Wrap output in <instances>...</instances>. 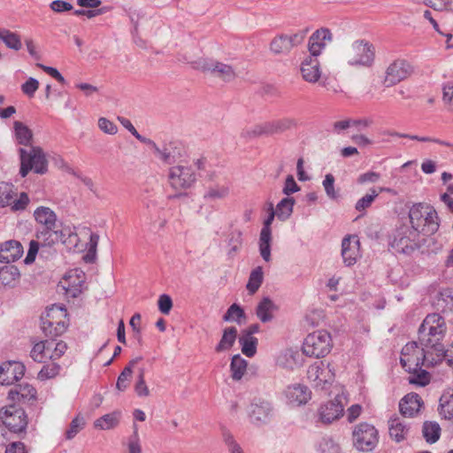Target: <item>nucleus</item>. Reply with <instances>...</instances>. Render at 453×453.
Returning <instances> with one entry per match:
<instances>
[{"label": "nucleus", "mask_w": 453, "mask_h": 453, "mask_svg": "<svg viewBox=\"0 0 453 453\" xmlns=\"http://www.w3.org/2000/svg\"><path fill=\"white\" fill-rule=\"evenodd\" d=\"M409 218L411 228L423 235L435 234L440 226V219L435 209L430 204L418 203L413 204L409 211Z\"/></svg>", "instance_id": "obj_1"}, {"label": "nucleus", "mask_w": 453, "mask_h": 453, "mask_svg": "<svg viewBox=\"0 0 453 453\" xmlns=\"http://www.w3.org/2000/svg\"><path fill=\"white\" fill-rule=\"evenodd\" d=\"M446 332V327L437 326H419L418 339L420 343L426 349H431L434 351L435 357H431V365H435L441 362L447 356L441 340L443 339Z\"/></svg>", "instance_id": "obj_2"}, {"label": "nucleus", "mask_w": 453, "mask_h": 453, "mask_svg": "<svg viewBox=\"0 0 453 453\" xmlns=\"http://www.w3.org/2000/svg\"><path fill=\"white\" fill-rule=\"evenodd\" d=\"M0 420L3 423V426H0V434L6 433V436L8 434L6 428L13 434H26L28 424L27 416L25 411L16 404L3 407L0 410Z\"/></svg>", "instance_id": "obj_3"}, {"label": "nucleus", "mask_w": 453, "mask_h": 453, "mask_svg": "<svg viewBox=\"0 0 453 453\" xmlns=\"http://www.w3.org/2000/svg\"><path fill=\"white\" fill-rule=\"evenodd\" d=\"M66 317V310L58 305H52L41 318V327L46 337L55 340L66 330V324L63 320Z\"/></svg>", "instance_id": "obj_4"}, {"label": "nucleus", "mask_w": 453, "mask_h": 453, "mask_svg": "<svg viewBox=\"0 0 453 453\" xmlns=\"http://www.w3.org/2000/svg\"><path fill=\"white\" fill-rule=\"evenodd\" d=\"M424 244L418 232L411 226H403L396 229L393 240L390 242L391 248L402 254H411Z\"/></svg>", "instance_id": "obj_5"}, {"label": "nucleus", "mask_w": 453, "mask_h": 453, "mask_svg": "<svg viewBox=\"0 0 453 453\" xmlns=\"http://www.w3.org/2000/svg\"><path fill=\"white\" fill-rule=\"evenodd\" d=\"M332 347L331 334L326 330H318L306 336L302 349L304 355L320 358L327 355Z\"/></svg>", "instance_id": "obj_6"}, {"label": "nucleus", "mask_w": 453, "mask_h": 453, "mask_svg": "<svg viewBox=\"0 0 453 453\" xmlns=\"http://www.w3.org/2000/svg\"><path fill=\"white\" fill-rule=\"evenodd\" d=\"M167 177L170 187L179 192L192 188L197 180L194 167L188 164L171 166Z\"/></svg>", "instance_id": "obj_7"}, {"label": "nucleus", "mask_w": 453, "mask_h": 453, "mask_svg": "<svg viewBox=\"0 0 453 453\" xmlns=\"http://www.w3.org/2000/svg\"><path fill=\"white\" fill-rule=\"evenodd\" d=\"M379 442L378 430L368 423L356 425L352 430L353 447L361 452L372 451Z\"/></svg>", "instance_id": "obj_8"}, {"label": "nucleus", "mask_w": 453, "mask_h": 453, "mask_svg": "<svg viewBox=\"0 0 453 453\" xmlns=\"http://www.w3.org/2000/svg\"><path fill=\"white\" fill-rule=\"evenodd\" d=\"M19 174L22 177H26L31 170H34L35 173L39 174H43L47 172L48 161L41 148L32 147L29 152L25 149H19Z\"/></svg>", "instance_id": "obj_9"}, {"label": "nucleus", "mask_w": 453, "mask_h": 453, "mask_svg": "<svg viewBox=\"0 0 453 453\" xmlns=\"http://www.w3.org/2000/svg\"><path fill=\"white\" fill-rule=\"evenodd\" d=\"M374 58V46L365 40L355 41L348 52V64L353 66L370 67Z\"/></svg>", "instance_id": "obj_10"}, {"label": "nucleus", "mask_w": 453, "mask_h": 453, "mask_svg": "<svg viewBox=\"0 0 453 453\" xmlns=\"http://www.w3.org/2000/svg\"><path fill=\"white\" fill-rule=\"evenodd\" d=\"M194 69L203 73H210L213 76L229 82L235 79L236 74L233 67L212 58H199L191 63Z\"/></svg>", "instance_id": "obj_11"}, {"label": "nucleus", "mask_w": 453, "mask_h": 453, "mask_svg": "<svg viewBox=\"0 0 453 453\" xmlns=\"http://www.w3.org/2000/svg\"><path fill=\"white\" fill-rule=\"evenodd\" d=\"M347 403L346 395L342 393L325 403H322L318 409L319 421L325 425H329L342 417L344 407Z\"/></svg>", "instance_id": "obj_12"}, {"label": "nucleus", "mask_w": 453, "mask_h": 453, "mask_svg": "<svg viewBox=\"0 0 453 453\" xmlns=\"http://www.w3.org/2000/svg\"><path fill=\"white\" fill-rule=\"evenodd\" d=\"M308 32L309 28H305L292 35H277L270 43V50L275 55H288L293 48L303 42Z\"/></svg>", "instance_id": "obj_13"}, {"label": "nucleus", "mask_w": 453, "mask_h": 453, "mask_svg": "<svg viewBox=\"0 0 453 453\" xmlns=\"http://www.w3.org/2000/svg\"><path fill=\"white\" fill-rule=\"evenodd\" d=\"M273 414V407L270 401L262 397H255L249 407V418L254 425L267 423Z\"/></svg>", "instance_id": "obj_14"}, {"label": "nucleus", "mask_w": 453, "mask_h": 453, "mask_svg": "<svg viewBox=\"0 0 453 453\" xmlns=\"http://www.w3.org/2000/svg\"><path fill=\"white\" fill-rule=\"evenodd\" d=\"M307 377L315 388L324 389L334 380V374L329 368V365H325L322 361H319L309 366Z\"/></svg>", "instance_id": "obj_15"}, {"label": "nucleus", "mask_w": 453, "mask_h": 453, "mask_svg": "<svg viewBox=\"0 0 453 453\" xmlns=\"http://www.w3.org/2000/svg\"><path fill=\"white\" fill-rule=\"evenodd\" d=\"M411 73L412 67L408 61L396 59L387 68L383 83L386 87H391L408 78Z\"/></svg>", "instance_id": "obj_16"}, {"label": "nucleus", "mask_w": 453, "mask_h": 453, "mask_svg": "<svg viewBox=\"0 0 453 453\" xmlns=\"http://www.w3.org/2000/svg\"><path fill=\"white\" fill-rule=\"evenodd\" d=\"M333 41V34L327 27H320L314 31L308 40V50L311 57L318 58L326 45Z\"/></svg>", "instance_id": "obj_17"}, {"label": "nucleus", "mask_w": 453, "mask_h": 453, "mask_svg": "<svg viewBox=\"0 0 453 453\" xmlns=\"http://www.w3.org/2000/svg\"><path fill=\"white\" fill-rule=\"evenodd\" d=\"M25 365L19 362H6L0 365V385H12L25 374Z\"/></svg>", "instance_id": "obj_18"}, {"label": "nucleus", "mask_w": 453, "mask_h": 453, "mask_svg": "<svg viewBox=\"0 0 453 453\" xmlns=\"http://www.w3.org/2000/svg\"><path fill=\"white\" fill-rule=\"evenodd\" d=\"M409 350V345H406L402 350V357L400 358V364L402 367L408 372H412L414 367L418 365H424L426 362L428 365H431L430 356L433 355V352L429 350H425L423 348L420 353H413L411 355H406L405 351Z\"/></svg>", "instance_id": "obj_19"}, {"label": "nucleus", "mask_w": 453, "mask_h": 453, "mask_svg": "<svg viewBox=\"0 0 453 453\" xmlns=\"http://www.w3.org/2000/svg\"><path fill=\"white\" fill-rule=\"evenodd\" d=\"M36 389L28 383L15 385L10 389L8 398L13 402H21L23 403L36 400Z\"/></svg>", "instance_id": "obj_20"}, {"label": "nucleus", "mask_w": 453, "mask_h": 453, "mask_svg": "<svg viewBox=\"0 0 453 453\" xmlns=\"http://www.w3.org/2000/svg\"><path fill=\"white\" fill-rule=\"evenodd\" d=\"M359 254V241L356 236H347L342 242V257L347 266H351L357 262Z\"/></svg>", "instance_id": "obj_21"}, {"label": "nucleus", "mask_w": 453, "mask_h": 453, "mask_svg": "<svg viewBox=\"0 0 453 453\" xmlns=\"http://www.w3.org/2000/svg\"><path fill=\"white\" fill-rule=\"evenodd\" d=\"M23 247L19 242L11 240L0 245V262L11 264L21 257Z\"/></svg>", "instance_id": "obj_22"}, {"label": "nucleus", "mask_w": 453, "mask_h": 453, "mask_svg": "<svg viewBox=\"0 0 453 453\" xmlns=\"http://www.w3.org/2000/svg\"><path fill=\"white\" fill-rule=\"evenodd\" d=\"M311 392L308 387L302 384L288 386L286 389V397L289 403L294 405L305 404L311 399Z\"/></svg>", "instance_id": "obj_23"}, {"label": "nucleus", "mask_w": 453, "mask_h": 453, "mask_svg": "<svg viewBox=\"0 0 453 453\" xmlns=\"http://www.w3.org/2000/svg\"><path fill=\"white\" fill-rule=\"evenodd\" d=\"M301 73L303 80L310 83L317 82L320 76V65L317 58L308 56L301 64Z\"/></svg>", "instance_id": "obj_24"}, {"label": "nucleus", "mask_w": 453, "mask_h": 453, "mask_svg": "<svg viewBox=\"0 0 453 453\" xmlns=\"http://www.w3.org/2000/svg\"><path fill=\"white\" fill-rule=\"evenodd\" d=\"M35 236L41 243V256L47 257L49 255H51L52 248L58 242L55 228L37 230Z\"/></svg>", "instance_id": "obj_25"}, {"label": "nucleus", "mask_w": 453, "mask_h": 453, "mask_svg": "<svg viewBox=\"0 0 453 453\" xmlns=\"http://www.w3.org/2000/svg\"><path fill=\"white\" fill-rule=\"evenodd\" d=\"M164 163L172 165L181 157V149L177 142L165 143L155 154Z\"/></svg>", "instance_id": "obj_26"}, {"label": "nucleus", "mask_w": 453, "mask_h": 453, "mask_svg": "<svg viewBox=\"0 0 453 453\" xmlns=\"http://www.w3.org/2000/svg\"><path fill=\"white\" fill-rule=\"evenodd\" d=\"M422 405L420 396L416 393L406 395L399 403L400 412L404 417H413Z\"/></svg>", "instance_id": "obj_27"}, {"label": "nucleus", "mask_w": 453, "mask_h": 453, "mask_svg": "<svg viewBox=\"0 0 453 453\" xmlns=\"http://www.w3.org/2000/svg\"><path fill=\"white\" fill-rule=\"evenodd\" d=\"M34 217L37 223L43 226V229H54L57 226V215L49 207L40 206L35 212Z\"/></svg>", "instance_id": "obj_28"}, {"label": "nucleus", "mask_w": 453, "mask_h": 453, "mask_svg": "<svg viewBox=\"0 0 453 453\" xmlns=\"http://www.w3.org/2000/svg\"><path fill=\"white\" fill-rule=\"evenodd\" d=\"M388 430L391 439L396 442H401L406 439L409 433V426L401 418L395 416L388 420Z\"/></svg>", "instance_id": "obj_29"}, {"label": "nucleus", "mask_w": 453, "mask_h": 453, "mask_svg": "<svg viewBox=\"0 0 453 453\" xmlns=\"http://www.w3.org/2000/svg\"><path fill=\"white\" fill-rule=\"evenodd\" d=\"M433 305L437 311L445 312L453 309V291L450 288L443 289L435 296Z\"/></svg>", "instance_id": "obj_30"}, {"label": "nucleus", "mask_w": 453, "mask_h": 453, "mask_svg": "<svg viewBox=\"0 0 453 453\" xmlns=\"http://www.w3.org/2000/svg\"><path fill=\"white\" fill-rule=\"evenodd\" d=\"M276 310L275 303L269 297H264L257 306L256 314L261 322L266 323L273 319V312Z\"/></svg>", "instance_id": "obj_31"}, {"label": "nucleus", "mask_w": 453, "mask_h": 453, "mask_svg": "<svg viewBox=\"0 0 453 453\" xmlns=\"http://www.w3.org/2000/svg\"><path fill=\"white\" fill-rule=\"evenodd\" d=\"M19 271L13 265H7L0 268V288L13 287L19 278Z\"/></svg>", "instance_id": "obj_32"}, {"label": "nucleus", "mask_w": 453, "mask_h": 453, "mask_svg": "<svg viewBox=\"0 0 453 453\" xmlns=\"http://www.w3.org/2000/svg\"><path fill=\"white\" fill-rule=\"evenodd\" d=\"M55 233L58 234V242H61L68 247H77L79 236L74 227L69 226H63L61 229H55Z\"/></svg>", "instance_id": "obj_33"}, {"label": "nucleus", "mask_w": 453, "mask_h": 453, "mask_svg": "<svg viewBox=\"0 0 453 453\" xmlns=\"http://www.w3.org/2000/svg\"><path fill=\"white\" fill-rule=\"evenodd\" d=\"M266 124L267 131H269V135H273L284 133L285 131L296 127V121L293 119L287 118L268 121L266 122Z\"/></svg>", "instance_id": "obj_34"}, {"label": "nucleus", "mask_w": 453, "mask_h": 453, "mask_svg": "<svg viewBox=\"0 0 453 453\" xmlns=\"http://www.w3.org/2000/svg\"><path fill=\"white\" fill-rule=\"evenodd\" d=\"M237 338V329L234 326H229L224 329L222 337L215 348L217 352L230 349Z\"/></svg>", "instance_id": "obj_35"}, {"label": "nucleus", "mask_w": 453, "mask_h": 453, "mask_svg": "<svg viewBox=\"0 0 453 453\" xmlns=\"http://www.w3.org/2000/svg\"><path fill=\"white\" fill-rule=\"evenodd\" d=\"M438 410L445 419H453V390L442 394Z\"/></svg>", "instance_id": "obj_36"}, {"label": "nucleus", "mask_w": 453, "mask_h": 453, "mask_svg": "<svg viewBox=\"0 0 453 453\" xmlns=\"http://www.w3.org/2000/svg\"><path fill=\"white\" fill-rule=\"evenodd\" d=\"M422 434L426 442L434 443L441 436L440 425L435 421H426L423 425Z\"/></svg>", "instance_id": "obj_37"}, {"label": "nucleus", "mask_w": 453, "mask_h": 453, "mask_svg": "<svg viewBox=\"0 0 453 453\" xmlns=\"http://www.w3.org/2000/svg\"><path fill=\"white\" fill-rule=\"evenodd\" d=\"M295 199L293 197H285L281 199L276 205V216L281 220H287L293 212Z\"/></svg>", "instance_id": "obj_38"}, {"label": "nucleus", "mask_w": 453, "mask_h": 453, "mask_svg": "<svg viewBox=\"0 0 453 453\" xmlns=\"http://www.w3.org/2000/svg\"><path fill=\"white\" fill-rule=\"evenodd\" d=\"M119 417L120 412L119 411L105 414L97 418L95 421L94 426L95 427L102 430H109L114 428L119 422Z\"/></svg>", "instance_id": "obj_39"}, {"label": "nucleus", "mask_w": 453, "mask_h": 453, "mask_svg": "<svg viewBox=\"0 0 453 453\" xmlns=\"http://www.w3.org/2000/svg\"><path fill=\"white\" fill-rule=\"evenodd\" d=\"M246 319V314L243 309L237 303L230 305L226 312L223 315V320L225 322H236L238 325H242Z\"/></svg>", "instance_id": "obj_40"}, {"label": "nucleus", "mask_w": 453, "mask_h": 453, "mask_svg": "<svg viewBox=\"0 0 453 453\" xmlns=\"http://www.w3.org/2000/svg\"><path fill=\"white\" fill-rule=\"evenodd\" d=\"M247 361L242 358L239 354L232 357L230 369L232 372V378L234 380H239L242 378L246 372Z\"/></svg>", "instance_id": "obj_41"}, {"label": "nucleus", "mask_w": 453, "mask_h": 453, "mask_svg": "<svg viewBox=\"0 0 453 453\" xmlns=\"http://www.w3.org/2000/svg\"><path fill=\"white\" fill-rule=\"evenodd\" d=\"M0 41L14 50H19L22 46L19 36L5 28H0Z\"/></svg>", "instance_id": "obj_42"}, {"label": "nucleus", "mask_w": 453, "mask_h": 453, "mask_svg": "<svg viewBox=\"0 0 453 453\" xmlns=\"http://www.w3.org/2000/svg\"><path fill=\"white\" fill-rule=\"evenodd\" d=\"M263 280L264 273L261 266H257L251 271L248 283L246 285V288L250 294L253 295L258 290L261 284L263 283Z\"/></svg>", "instance_id": "obj_43"}, {"label": "nucleus", "mask_w": 453, "mask_h": 453, "mask_svg": "<svg viewBox=\"0 0 453 453\" xmlns=\"http://www.w3.org/2000/svg\"><path fill=\"white\" fill-rule=\"evenodd\" d=\"M423 365H418L414 367L412 372H410L411 375L409 377L408 380L410 384H414L421 387H425L430 382V374L426 370L422 369Z\"/></svg>", "instance_id": "obj_44"}, {"label": "nucleus", "mask_w": 453, "mask_h": 453, "mask_svg": "<svg viewBox=\"0 0 453 453\" xmlns=\"http://www.w3.org/2000/svg\"><path fill=\"white\" fill-rule=\"evenodd\" d=\"M239 343L242 347V352L246 357H252L256 355L258 343V340L256 337L241 335L239 337Z\"/></svg>", "instance_id": "obj_45"}, {"label": "nucleus", "mask_w": 453, "mask_h": 453, "mask_svg": "<svg viewBox=\"0 0 453 453\" xmlns=\"http://www.w3.org/2000/svg\"><path fill=\"white\" fill-rule=\"evenodd\" d=\"M14 131L19 144L27 145L32 140V131L22 122H14Z\"/></svg>", "instance_id": "obj_46"}, {"label": "nucleus", "mask_w": 453, "mask_h": 453, "mask_svg": "<svg viewBox=\"0 0 453 453\" xmlns=\"http://www.w3.org/2000/svg\"><path fill=\"white\" fill-rule=\"evenodd\" d=\"M319 453H341L340 445L330 437H323L318 446Z\"/></svg>", "instance_id": "obj_47"}, {"label": "nucleus", "mask_w": 453, "mask_h": 453, "mask_svg": "<svg viewBox=\"0 0 453 453\" xmlns=\"http://www.w3.org/2000/svg\"><path fill=\"white\" fill-rule=\"evenodd\" d=\"M60 370L61 366L57 363L45 365L38 372L37 378L40 380H46L55 378L57 375H58Z\"/></svg>", "instance_id": "obj_48"}, {"label": "nucleus", "mask_w": 453, "mask_h": 453, "mask_svg": "<svg viewBox=\"0 0 453 453\" xmlns=\"http://www.w3.org/2000/svg\"><path fill=\"white\" fill-rule=\"evenodd\" d=\"M13 186L7 182L0 183V207H5L12 203L14 196Z\"/></svg>", "instance_id": "obj_49"}, {"label": "nucleus", "mask_w": 453, "mask_h": 453, "mask_svg": "<svg viewBox=\"0 0 453 453\" xmlns=\"http://www.w3.org/2000/svg\"><path fill=\"white\" fill-rule=\"evenodd\" d=\"M242 244V232L240 230H234L230 234L228 245L230 246V250H228L227 255L230 257H234V255L240 250Z\"/></svg>", "instance_id": "obj_50"}, {"label": "nucleus", "mask_w": 453, "mask_h": 453, "mask_svg": "<svg viewBox=\"0 0 453 453\" xmlns=\"http://www.w3.org/2000/svg\"><path fill=\"white\" fill-rule=\"evenodd\" d=\"M379 196V192L375 188H370V193L366 194L363 197L357 200L355 205V209L357 211H363L369 208L375 198Z\"/></svg>", "instance_id": "obj_51"}, {"label": "nucleus", "mask_w": 453, "mask_h": 453, "mask_svg": "<svg viewBox=\"0 0 453 453\" xmlns=\"http://www.w3.org/2000/svg\"><path fill=\"white\" fill-rule=\"evenodd\" d=\"M271 239L272 235L260 234L259 252L265 262H269L271 260Z\"/></svg>", "instance_id": "obj_52"}, {"label": "nucleus", "mask_w": 453, "mask_h": 453, "mask_svg": "<svg viewBox=\"0 0 453 453\" xmlns=\"http://www.w3.org/2000/svg\"><path fill=\"white\" fill-rule=\"evenodd\" d=\"M229 193V189L226 186H216V187H210L206 193L204 194L203 197L205 199H221L226 197Z\"/></svg>", "instance_id": "obj_53"}, {"label": "nucleus", "mask_w": 453, "mask_h": 453, "mask_svg": "<svg viewBox=\"0 0 453 453\" xmlns=\"http://www.w3.org/2000/svg\"><path fill=\"white\" fill-rule=\"evenodd\" d=\"M442 101L446 107L453 111V81H447L443 84Z\"/></svg>", "instance_id": "obj_54"}, {"label": "nucleus", "mask_w": 453, "mask_h": 453, "mask_svg": "<svg viewBox=\"0 0 453 453\" xmlns=\"http://www.w3.org/2000/svg\"><path fill=\"white\" fill-rule=\"evenodd\" d=\"M144 368H141L134 385V391L138 396H148L150 395L149 388L144 380Z\"/></svg>", "instance_id": "obj_55"}, {"label": "nucleus", "mask_w": 453, "mask_h": 453, "mask_svg": "<svg viewBox=\"0 0 453 453\" xmlns=\"http://www.w3.org/2000/svg\"><path fill=\"white\" fill-rule=\"evenodd\" d=\"M323 187L326 196L333 200L339 197V194L334 189V177L331 173H327L323 180Z\"/></svg>", "instance_id": "obj_56"}, {"label": "nucleus", "mask_w": 453, "mask_h": 453, "mask_svg": "<svg viewBox=\"0 0 453 453\" xmlns=\"http://www.w3.org/2000/svg\"><path fill=\"white\" fill-rule=\"evenodd\" d=\"M420 326H437V328H440L441 326L446 327V324L444 319L441 315H439L438 313H432L428 314L425 318Z\"/></svg>", "instance_id": "obj_57"}, {"label": "nucleus", "mask_w": 453, "mask_h": 453, "mask_svg": "<svg viewBox=\"0 0 453 453\" xmlns=\"http://www.w3.org/2000/svg\"><path fill=\"white\" fill-rule=\"evenodd\" d=\"M128 453H142V445L138 434L137 426H134V433L127 441Z\"/></svg>", "instance_id": "obj_58"}, {"label": "nucleus", "mask_w": 453, "mask_h": 453, "mask_svg": "<svg viewBox=\"0 0 453 453\" xmlns=\"http://www.w3.org/2000/svg\"><path fill=\"white\" fill-rule=\"evenodd\" d=\"M132 377V370L129 367H125L118 377L116 388L119 391H125L127 387L129 380Z\"/></svg>", "instance_id": "obj_59"}, {"label": "nucleus", "mask_w": 453, "mask_h": 453, "mask_svg": "<svg viewBox=\"0 0 453 453\" xmlns=\"http://www.w3.org/2000/svg\"><path fill=\"white\" fill-rule=\"evenodd\" d=\"M30 357L32 359L38 363H42L45 358H47V355L45 353V346L43 345V342H37L34 345Z\"/></svg>", "instance_id": "obj_60"}, {"label": "nucleus", "mask_w": 453, "mask_h": 453, "mask_svg": "<svg viewBox=\"0 0 453 453\" xmlns=\"http://www.w3.org/2000/svg\"><path fill=\"white\" fill-rule=\"evenodd\" d=\"M39 88V81L35 78H28L25 83L21 85V91L28 97H33Z\"/></svg>", "instance_id": "obj_61"}, {"label": "nucleus", "mask_w": 453, "mask_h": 453, "mask_svg": "<svg viewBox=\"0 0 453 453\" xmlns=\"http://www.w3.org/2000/svg\"><path fill=\"white\" fill-rule=\"evenodd\" d=\"M449 0H423V4L435 11H449V6H452Z\"/></svg>", "instance_id": "obj_62"}, {"label": "nucleus", "mask_w": 453, "mask_h": 453, "mask_svg": "<svg viewBox=\"0 0 453 453\" xmlns=\"http://www.w3.org/2000/svg\"><path fill=\"white\" fill-rule=\"evenodd\" d=\"M98 242L99 235L96 233H91L89 236L88 254L85 257L86 261L91 262L96 257Z\"/></svg>", "instance_id": "obj_63"}, {"label": "nucleus", "mask_w": 453, "mask_h": 453, "mask_svg": "<svg viewBox=\"0 0 453 453\" xmlns=\"http://www.w3.org/2000/svg\"><path fill=\"white\" fill-rule=\"evenodd\" d=\"M37 253L41 254V243L38 240H32L29 243V249L25 258L26 264H31L35 261Z\"/></svg>", "instance_id": "obj_64"}]
</instances>
